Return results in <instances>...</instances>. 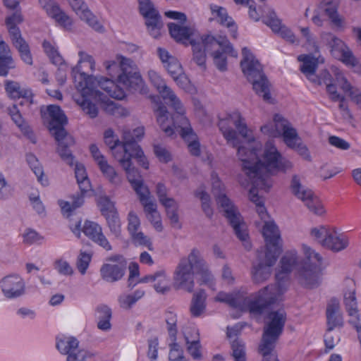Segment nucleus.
<instances>
[{
	"instance_id": "f257e3e1",
	"label": "nucleus",
	"mask_w": 361,
	"mask_h": 361,
	"mask_svg": "<svg viewBox=\"0 0 361 361\" xmlns=\"http://www.w3.org/2000/svg\"><path fill=\"white\" fill-rule=\"evenodd\" d=\"M107 70L116 69L121 71L117 76L116 84L113 79L104 77L96 78L92 75L81 73L83 82H80L78 88H80V94L75 99L77 104L83 111L90 118H95L98 114V109L92 99H100L101 92L97 89L100 87L112 98L123 99L126 97L125 90L137 91L142 85V80L140 74L133 67V62L130 59L122 58L119 66L115 61L107 62Z\"/></svg>"
},
{
	"instance_id": "f03ea898",
	"label": "nucleus",
	"mask_w": 361,
	"mask_h": 361,
	"mask_svg": "<svg viewBox=\"0 0 361 361\" xmlns=\"http://www.w3.org/2000/svg\"><path fill=\"white\" fill-rule=\"evenodd\" d=\"M292 167L290 161H283L281 154L271 141H268L262 154V160L256 163L247 162L243 158L242 169L252 185L249 190V198L255 204L257 212L262 219L267 216L264 200L258 195V190L266 192L272 186L271 176L278 170L287 171Z\"/></svg>"
},
{
	"instance_id": "7ed1b4c3",
	"label": "nucleus",
	"mask_w": 361,
	"mask_h": 361,
	"mask_svg": "<svg viewBox=\"0 0 361 361\" xmlns=\"http://www.w3.org/2000/svg\"><path fill=\"white\" fill-rule=\"evenodd\" d=\"M282 290L276 286H267L259 291L257 296L248 302V308L251 313L263 314L267 313L266 326L264 328L262 342L259 346V352L262 356L272 355L275 343L282 334L286 320V314L283 309L274 310Z\"/></svg>"
},
{
	"instance_id": "20e7f679",
	"label": "nucleus",
	"mask_w": 361,
	"mask_h": 361,
	"mask_svg": "<svg viewBox=\"0 0 361 361\" xmlns=\"http://www.w3.org/2000/svg\"><path fill=\"white\" fill-rule=\"evenodd\" d=\"M218 126L227 143L238 149V156L242 162L243 158L247 159V162L250 163H256L262 160V158L259 157V149L255 142H249L247 147L240 145V140L238 134L243 138H247L248 136L245 119L238 111L229 114L226 118L219 119Z\"/></svg>"
},
{
	"instance_id": "39448f33",
	"label": "nucleus",
	"mask_w": 361,
	"mask_h": 361,
	"mask_svg": "<svg viewBox=\"0 0 361 361\" xmlns=\"http://www.w3.org/2000/svg\"><path fill=\"white\" fill-rule=\"evenodd\" d=\"M266 242L264 253L258 251L257 264L253 265L252 271V281L260 283L267 280L271 275V267L276 263L282 252L281 238L278 226L273 221H266L262 230Z\"/></svg>"
},
{
	"instance_id": "423d86ee",
	"label": "nucleus",
	"mask_w": 361,
	"mask_h": 361,
	"mask_svg": "<svg viewBox=\"0 0 361 361\" xmlns=\"http://www.w3.org/2000/svg\"><path fill=\"white\" fill-rule=\"evenodd\" d=\"M195 273L201 276L204 283L212 279L206 262L197 248H193L188 257L180 259L173 272L174 288L192 293L195 288Z\"/></svg>"
},
{
	"instance_id": "0eeeda50",
	"label": "nucleus",
	"mask_w": 361,
	"mask_h": 361,
	"mask_svg": "<svg viewBox=\"0 0 361 361\" xmlns=\"http://www.w3.org/2000/svg\"><path fill=\"white\" fill-rule=\"evenodd\" d=\"M43 116L47 114L50 118L49 130L57 142L56 152L61 159L69 166L75 164V157L71 148L74 146L75 140L71 135L67 133L64 126L67 123V117L57 105H49L46 111L41 109Z\"/></svg>"
},
{
	"instance_id": "6e6552de",
	"label": "nucleus",
	"mask_w": 361,
	"mask_h": 361,
	"mask_svg": "<svg viewBox=\"0 0 361 361\" xmlns=\"http://www.w3.org/2000/svg\"><path fill=\"white\" fill-rule=\"evenodd\" d=\"M242 55L240 67L243 73L252 84L255 92L262 97L265 102L271 103L270 83L262 71V65L247 47L243 48Z\"/></svg>"
},
{
	"instance_id": "1a4fd4ad",
	"label": "nucleus",
	"mask_w": 361,
	"mask_h": 361,
	"mask_svg": "<svg viewBox=\"0 0 361 361\" xmlns=\"http://www.w3.org/2000/svg\"><path fill=\"white\" fill-rule=\"evenodd\" d=\"M157 120L161 129L168 137H173L176 133L180 134L181 137L188 142V149L193 156L200 154V143L196 140L197 136L194 133L188 119L182 117L181 121L173 125H166L165 122L169 121V111L165 106H159L157 110Z\"/></svg>"
},
{
	"instance_id": "9d476101",
	"label": "nucleus",
	"mask_w": 361,
	"mask_h": 361,
	"mask_svg": "<svg viewBox=\"0 0 361 361\" xmlns=\"http://www.w3.org/2000/svg\"><path fill=\"white\" fill-rule=\"evenodd\" d=\"M202 41L207 50L213 57L216 67L221 71L227 69L226 54L236 57L237 52L234 51L231 44L226 36L218 35L214 37L211 35L202 36Z\"/></svg>"
},
{
	"instance_id": "9b49d317",
	"label": "nucleus",
	"mask_w": 361,
	"mask_h": 361,
	"mask_svg": "<svg viewBox=\"0 0 361 361\" xmlns=\"http://www.w3.org/2000/svg\"><path fill=\"white\" fill-rule=\"evenodd\" d=\"M306 261L298 268L301 283L309 288H313L320 283L322 267V257L310 247L303 245Z\"/></svg>"
},
{
	"instance_id": "f8f14e48",
	"label": "nucleus",
	"mask_w": 361,
	"mask_h": 361,
	"mask_svg": "<svg viewBox=\"0 0 361 361\" xmlns=\"http://www.w3.org/2000/svg\"><path fill=\"white\" fill-rule=\"evenodd\" d=\"M23 21L21 13L16 10L11 16L6 18V25L8 27L11 42L18 51L20 59L27 64H32V56L30 47L26 41L23 38L18 24Z\"/></svg>"
},
{
	"instance_id": "ddd939ff",
	"label": "nucleus",
	"mask_w": 361,
	"mask_h": 361,
	"mask_svg": "<svg viewBox=\"0 0 361 361\" xmlns=\"http://www.w3.org/2000/svg\"><path fill=\"white\" fill-rule=\"evenodd\" d=\"M290 188L293 195L303 202L310 212L317 215L324 213L323 206L319 199L311 189L302 184L301 178L299 176H293Z\"/></svg>"
},
{
	"instance_id": "4468645a",
	"label": "nucleus",
	"mask_w": 361,
	"mask_h": 361,
	"mask_svg": "<svg viewBox=\"0 0 361 361\" xmlns=\"http://www.w3.org/2000/svg\"><path fill=\"white\" fill-rule=\"evenodd\" d=\"M261 131L272 137L282 136L286 145H291L290 142L298 133L289 121L279 114L274 116L273 122L262 126Z\"/></svg>"
},
{
	"instance_id": "2eb2a0df",
	"label": "nucleus",
	"mask_w": 361,
	"mask_h": 361,
	"mask_svg": "<svg viewBox=\"0 0 361 361\" xmlns=\"http://www.w3.org/2000/svg\"><path fill=\"white\" fill-rule=\"evenodd\" d=\"M136 159L138 164L144 169L149 167V163L144 152L138 144H127L126 149H123V154L116 155V159L118 161L128 176V172L135 171L137 176H140L138 170L133 165L132 159Z\"/></svg>"
},
{
	"instance_id": "dca6fc26",
	"label": "nucleus",
	"mask_w": 361,
	"mask_h": 361,
	"mask_svg": "<svg viewBox=\"0 0 361 361\" xmlns=\"http://www.w3.org/2000/svg\"><path fill=\"white\" fill-rule=\"evenodd\" d=\"M100 269L101 278L106 282L114 283L121 280L126 273L127 261L121 255H114L106 259Z\"/></svg>"
},
{
	"instance_id": "f3484780",
	"label": "nucleus",
	"mask_w": 361,
	"mask_h": 361,
	"mask_svg": "<svg viewBox=\"0 0 361 361\" xmlns=\"http://www.w3.org/2000/svg\"><path fill=\"white\" fill-rule=\"evenodd\" d=\"M159 57L169 74L176 84L183 89H186L190 83L187 75L184 73L183 67L178 60L171 56L165 49L158 48Z\"/></svg>"
},
{
	"instance_id": "a211bd4d",
	"label": "nucleus",
	"mask_w": 361,
	"mask_h": 361,
	"mask_svg": "<svg viewBox=\"0 0 361 361\" xmlns=\"http://www.w3.org/2000/svg\"><path fill=\"white\" fill-rule=\"evenodd\" d=\"M323 39L330 47L331 54L335 59L341 60L348 66L352 67L356 66V59L349 47L341 39L330 32L324 33L323 35Z\"/></svg>"
},
{
	"instance_id": "6ab92c4d",
	"label": "nucleus",
	"mask_w": 361,
	"mask_h": 361,
	"mask_svg": "<svg viewBox=\"0 0 361 361\" xmlns=\"http://www.w3.org/2000/svg\"><path fill=\"white\" fill-rule=\"evenodd\" d=\"M139 11L146 19L145 25L147 27L149 34L154 38L160 35V29L162 27L161 16L154 8L150 0H137Z\"/></svg>"
},
{
	"instance_id": "aec40b11",
	"label": "nucleus",
	"mask_w": 361,
	"mask_h": 361,
	"mask_svg": "<svg viewBox=\"0 0 361 361\" xmlns=\"http://www.w3.org/2000/svg\"><path fill=\"white\" fill-rule=\"evenodd\" d=\"M0 288L8 299L20 298L25 293V282L18 274H11L0 280Z\"/></svg>"
},
{
	"instance_id": "412c9836",
	"label": "nucleus",
	"mask_w": 361,
	"mask_h": 361,
	"mask_svg": "<svg viewBox=\"0 0 361 361\" xmlns=\"http://www.w3.org/2000/svg\"><path fill=\"white\" fill-rule=\"evenodd\" d=\"M79 341L74 337L68 338L67 340H60L56 343L57 349L61 353L67 355V361H85L87 358L92 357L94 354L85 350H75L78 348Z\"/></svg>"
},
{
	"instance_id": "4be33fe9",
	"label": "nucleus",
	"mask_w": 361,
	"mask_h": 361,
	"mask_svg": "<svg viewBox=\"0 0 361 361\" xmlns=\"http://www.w3.org/2000/svg\"><path fill=\"white\" fill-rule=\"evenodd\" d=\"M164 100L166 104L171 106L175 113L171 116V119L169 118V122L166 121V125L173 126L181 121L182 117L185 116V109L180 100L176 95L174 92L166 85V84L158 90Z\"/></svg>"
},
{
	"instance_id": "5701e85b",
	"label": "nucleus",
	"mask_w": 361,
	"mask_h": 361,
	"mask_svg": "<svg viewBox=\"0 0 361 361\" xmlns=\"http://www.w3.org/2000/svg\"><path fill=\"white\" fill-rule=\"evenodd\" d=\"M72 9L82 20L85 21L95 31L102 32L104 31L103 25L99 22L96 16L88 8L82 0H68Z\"/></svg>"
},
{
	"instance_id": "b1692460",
	"label": "nucleus",
	"mask_w": 361,
	"mask_h": 361,
	"mask_svg": "<svg viewBox=\"0 0 361 361\" xmlns=\"http://www.w3.org/2000/svg\"><path fill=\"white\" fill-rule=\"evenodd\" d=\"M224 186L218 177L212 176V191L217 204L221 207L226 218L239 212L232 202L223 192Z\"/></svg>"
},
{
	"instance_id": "393cba45",
	"label": "nucleus",
	"mask_w": 361,
	"mask_h": 361,
	"mask_svg": "<svg viewBox=\"0 0 361 361\" xmlns=\"http://www.w3.org/2000/svg\"><path fill=\"white\" fill-rule=\"evenodd\" d=\"M82 231L87 237L104 250H111L112 247L103 234L102 227L98 224L87 220L84 223Z\"/></svg>"
},
{
	"instance_id": "a878e982",
	"label": "nucleus",
	"mask_w": 361,
	"mask_h": 361,
	"mask_svg": "<svg viewBox=\"0 0 361 361\" xmlns=\"http://www.w3.org/2000/svg\"><path fill=\"white\" fill-rule=\"evenodd\" d=\"M298 263L297 252L295 250L286 252L280 260L281 269L276 274L278 283L274 286L279 287V289L281 290V281L287 278L293 269L298 266Z\"/></svg>"
},
{
	"instance_id": "bb28decb",
	"label": "nucleus",
	"mask_w": 361,
	"mask_h": 361,
	"mask_svg": "<svg viewBox=\"0 0 361 361\" xmlns=\"http://www.w3.org/2000/svg\"><path fill=\"white\" fill-rule=\"evenodd\" d=\"M298 59L302 62L300 66V71L307 79L310 81H317V75L315 74V71L318 64L324 63V59L319 54L316 56L312 54L300 55Z\"/></svg>"
},
{
	"instance_id": "cd10ccee",
	"label": "nucleus",
	"mask_w": 361,
	"mask_h": 361,
	"mask_svg": "<svg viewBox=\"0 0 361 361\" xmlns=\"http://www.w3.org/2000/svg\"><path fill=\"white\" fill-rule=\"evenodd\" d=\"M229 224L233 228V232L236 237L243 242L245 249L250 250L252 245L247 240L248 233L247 225L244 222L243 219L240 212L235 214H231V216L226 218Z\"/></svg>"
},
{
	"instance_id": "c85d7f7f",
	"label": "nucleus",
	"mask_w": 361,
	"mask_h": 361,
	"mask_svg": "<svg viewBox=\"0 0 361 361\" xmlns=\"http://www.w3.org/2000/svg\"><path fill=\"white\" fill-rule=\"evenodd\" d=\"M326 319L328 329L333 330L336 327H341L343 324V317L341 312L339 301L332 298L326 307Z\"/></svg>"
},
{
	"instance_id": "c756f323",
	"label": "nucleus",
	"mask_w": 361,
	"mask_h": 361,
	"mask_svg": "<svg viewBox=\"0 0 361 361\" xmlns=\"http://www.w3.org/2000/svg\"><path fill=\"white\" fill-rule=\"evenodd\" d=\"M183 334L188 353L194 359L200 358L201 353L200 352V344L198 330L195 328H186L183 330Z\"/></svg>"
},
{
	"instance_id": "7c9ffc66",
	"label": "nucleus",
	"mask_w": 361,
	"mask_h": 361,
	"mask_svg": "<svg viewBox=\"0 0 361 361\" xmlns=\"http://www.w3.org/2000/svg\"><path fill=\"white\" fill-rule=\"evenodd\" d=\"M348 245V239L343 235L338 234L334 228L331 229L327 238L322 240V246L334 252L341 251L344 250Z\"/></svg>"
},
{
	"instance_id": "2f4dec72",
	"label": "nucleus",
	"mask_w": 361,
	"mask_h": 361,
	"mask_svg": "<svg viewBox=\"0 0 361 361\" xmlns=\"http://www.w3.org/2000/svg\"><path fill=\"white\" fill-rule=\"evenodd\" d=\"M15 68L16 63L9 47L4 41H0V76H7L10 70Z\"/></svg>"
},
{
	"instance_id": "473e14b6",
	"label": "nucleus",
	"mask_w": 361,
	"mask_h": 361,
	"mask_svg": "<svg viewBox=\"0 0 361 361\" xmlns=\"http://www.w3.org/2000/svg\"><path fill=\"white\" fill-rule=\"evenodd\" d=\"M139 282H156L154 285V288L157 292L161 293H165L170 289L168 286V279L164 270H159L153 274L147 275L142 277Z\"/></svg>"
},
{
	"instance_id": "72a5a7b5",
	"label": "nucleus",
	"mask_w": 361,
	"mask_h": 361,
	"mask_svg": "<svg viewBox=\"0 0 361 361\" xmlns=\"http://www.w3.org/2000/svg\"><path fill=\"white\" fill-rule=\"evenodd\" d=\"M127 178L138 195L140 201L147 200L150 192L148 188L144 185L141 176H137L135 171H133L132 172H128Z\"/></svg>"
},
{
	"instance_id": "f704fd0d",
	"label": "nucleus",
	"mask_w": 361,
	"mask_h": 361,
	"mask_svg": "<svg viewBox=\"0 0 361 361\" xmlns=\"http://www.w3.org/2000/svg\"><path fill=\"white\" fill-rule=\"evenodd\" d=\"M111 310L105 305H100L95 310V317L97 319V328L102 331H107L111 329L110 322Z\"/></svg>"
},
{
	"instance_id": "c9c22d12",
	"label": "nucleus",
	"mask_w": 361,
	"mask_h": 361,
	"mask_svg": "<svg viewBox=\"0 0 361 361\" xmlns=\"http://www.w3.org/2000/svg\"><path fill=\"white\" fill-rule=\"evenodd\" d=\"M5 90L8 97L13 99L28 98L32 95L30 89L22 87L16 81L6 80L5 82Z\"/></svg>"
},
{
	"instance_id": "e433bc0d",
	"label": "nucleus",
	"mask_w": 361,
	"mask_h": 361,
	"mask_svg": "<svg viewBox=\"0 0 361 361\" xmlns=\"http://www.w3.org/2000/svg\"><path fill=\"white\" fill-rule=\"evenodd\" d=\"M206 293L203 289L193 294L190 307L192 316L197 317L202 315L206 309Z\"/></svg>"
},
{
	"instance_id": "4c0bfd02",
	"label": "nucleus",
	"mask_w": 361,
	"mask_h": 361,
	"mask_svg": "<svg viewBox=\"0 0 361 361\" xmlns=\"http://www.w3.org/2000/svg\"><path fill=\"white\" fill-rule=\"evenodd\" d=\"M171 36L177 42L185 43L194 33V29L188 26H181L170 23L168 24Z\"/></svg>"
},
{
	"instance_id": "58836bf2",
	"label": "nucleus",
	"mask_w": 361,
	"mask_h": 361,
	"mask_svg": "<svg viewBox=\"0 0 361 361\" xmlns=\"http://www.w3.org/2000/svg\"><path fill=\"white\" fill-rule=\"evenodd\" d=\"M213 13H216L219 18L220 23L226 25L230 29L231 36L233 38L237 37V26L235 25L232 18L228 16L227 11L225 8L219 6H212L211 7Z\"/></svg>"
},
{
	"instance_id": "ea45409f",
	"label": "nucleus",
	"mask_w": 361,
	"mask_h": 361,
	"mask_svg": "<svg viewBox=\"0 0 361 361\" xmlns=\"http://www.w3.org/2000/svg\"><path fill=\"white\" fill-rule=\"evenodd\" d=\"M104 140L105 144L109 147L112 155L116 159V155L123 154L122 149V141L118 137H115L114 133L111 129H107L104 134Z\"/></svg>"
},
{
	"instance_id": "a19ab883",
	"label": "nucleus",
	"mask_w": 361,
	"mask_h": 361,
	"mask_svg": "<svg viewBox=\"0 0 361 361\" xmlns=\"http://www.w3.org/2000/svg\"><path fill=\"white\" fill-rule=\"evenodd\" d=\"M215 300L221 302H225L232 307H238L241 305V295L240 292H232L230 293L219 292Z\"/></svg>"
},
{
	"instance_id": "79ce46f5",
	"label": "nucleus",
	"mask_w": 361,
	"mask_h": 361,
	"mask_svg": "<svg viewBox=\"0 0 361 361\" xmlns=\"http://www.w3.org/2000/svg\"><path fill=\"white\" fill-rule=\"evenodd\" d=\"M100 171L104 176L114 185H119L121 183V178L116 171L115 169L110 164H109L107 160L100 161L98 164Z\"/></svg>"
},
{
	"instance_id": "37998d69",
	"label": "nucleus",
	"mask_w": 361,
	"mask_h": 361,
	"mask_svg": "<svg viewBox=\"0 0 361 361\" xmlns=\"http://www.w3.org/2000/svg\"><path fill=\"white\" fill-rule=\"evenodd\" d=\"M51 18L54 19L55 21L62 27L66 30H71L73 25V20L71 18L63 12L59 6L55 8V10L50 12L49 16Z\"/></svg>"
},
{
	"instance_id": "c03bdc74",
	"label": "nucleus",
	"mask_w": 361,
	"mask_h": 361,
	"mask_svg": "<svg viewBox=\"0 0 361 361\" xmlns=\"http://www.w3.org/2000/svg\"><path fill=\"white\" fill-rule=\"evenodd\" d=\"M143 128H137L133 131H124L123 134L122 149H126L127 144H129V145H131L133 143L138 144L137 142L143 137Z\"/></svg>"
},
{
	"instance_id": "a18cd8bd",
	"label": "nucleus",
	"mask_w": 361,
	"mask_h": 361,
	"mask_svg": "<svg viewBox=\"0 0 361 361\" xmlns=\"http://www.w3.org/2000/svg\"><path fill=\"white\" fill-rule=\"evenodd\" d=\"M344 303L349 316L352 317L351 319L356 320L357 316L361 317L357 312V301L354 290L345 294Z\"/></svg>"
},
{
	"instance_id": "49530a36",
	"label": "nucleus",
	"mask_w": 361,
	"mask_h": 361,
	"mask_svg": "<svg viewBox=\"0 0 361 361\" xmlns=\"http://www.w3.org/2000/svg\"><path fill=\"white\" fill-rule=\"evenodd\" d=\"M192 47L193 51V59L198 66H204L205 63V52L207 50L201 40L200 42H195V40L192 39L190 42Z\"/></svg>"
},
{
	"instance_id": "de8ad7c7",
	"label": "nucleus",
	"mask_w": 361,
	"mask_h": 361,
	"mask_svg": "<svg viewBox=\"0 0 361 361\" xmlns=\"http://www.w3.org/2000/svg\"><path fill=\"white\" fill-rule=\"evenodd\" d=\"M145 293L142 290H136L133 294L121 295L118 298V302L121 307L123 309H130L131 307Z\"/></svg>"
},
{
	"instance_id": "09e8293b",
	"label": "nucleus",
	"mask_w": 361,
	"mask_h": 361,
	"mask_svg": "<svg viewBox=\"0 0 361 361\" xmlns=\"http://www.w3.org/2000/svg\"><path fill=\"white\" fill-rule=\"evenodd\" d=\"M166 323L170 341L177 339V316L172 312H168L166 314Z\"/></svg>"
},
{
	"instance_id": "8fccbe9b",
	"label": "nucleus",
	"mask_w": 361,
	"mask_h": 361,
	"mask_svg": "<svg viewBox=\"0 0 361 361\" xmlns=\"http://www.w3.org/2000/svg\"><path fill=\"white\" fill-rule=\"evenodd\" d=\"M231 349L235 361H246L245 347L243 341L235 338L231 343Z\"/></svg>"
},
{
	"instance_id": "3c124183",
	"label": "nucleus",
	"mask_w": 361,
	"mask_h": 361,
	"mask_svg": "<svg viewBox=\"0 0 361 361\" xmlns=\"http://www.w3.org/2000/svg\"><path fill=\"white\" fill-rule=\"evenodd\" d=\"M291 145H287L289 147L295 149L300 156L307 161L311 160L309 150L305 145L302 143L300 137L296 133L295 138L290 142Z\"/></svg>"
},
{
	"instance_id": "603ef678",
	"label": "nucleus",
	"mask_w": 361,
	"mask_h": 361,
	"mask_svg": "<svg viewBox=\"0 0 361 361\" xmlns=\"http://www.w3.org/2000/svg\"><path fill=\"white\" fill-rule=\"evenodd\" d=\"M111 233L118 237L121 234V221L118 212H113L104 216Z\"/></svg>"
},
{
	"instance_id": "864d4df0",
	"label": "nucleus",
	"mask_w": 361,
	"mask_h": 361,
	"mask_svg": "<svg viewBox=\"0 0 361 361\" xmlns=\"http://www.w3.org/2000/svg\"><path fill=\"white\" fill-rule=\"evenodd\" d=\"M170 351L169 359L171 361H186L183 356V351L180 345L176 342V340L171 341L169 344Z\"/></svg>"
},
{
	"instance_id": "5fc2aeb1",
	"label": "nucleus",
	"mask_w": 361,
	"mask_h": 361,
	"mask_svg": "<svg viewBox=\"0 0 361 361\" xmlns=\"http://www.w3.org/2000/svg\"><path fill=\"white\" fill-rule=\"evenodd\" d=\"M44 51L48 55L52 63L56 65H61L63 59L55 48L47 41H44L42 44Z\"/></svg>"
},
{
	"instance_id": "6e6d98bb",
	"label": "nucleus",
	"mask_w": 361,
	"mask_h": 361,
	"mask_svg": "<svg viewBox=\"0 0 361 361\" xmlns=\"http://www.w3.org/2000/svg\"><path fill=\"white\" fill-rule=\"evenodd\" d=\"M92 255L86 252L80 251L76 262V267L79 272L84 275L91 262Z\"/></svg>"
},
{
	"instance_id": "4d7b16f0",
	"label": "nucleus",
	"mask_w": 361,
	"mask_h": 361,
	"mask_svg": "<svg viewBox=\"0 0 361 361\" xmlns=\"http://www.w3.org/2000/svg\"><path fill=\"white\" fill-rule=\"evenodd\" d=\"M98 204L100 207L102 214L105 216L106 214L117 212L114 204L106 196H101L98 200Z\"/></svg>"
},
{
	"instance_id": "13d9d810",
	"label": "nucleus",
	"mask_w": 361,
	"mask_h": 361,
	"mask_svg": "<svg viewBox=\"0 0 361 361\" xmlns=\"http://www.w3.org/2000/svg\"><path fill=\"white\" fill-rule=\"evenodd\" d=\"M8 114L11 117L13 121L16 125L22 130L24 127L28 126L24 121L20 110L18 109L16 104H13L12 106L8 108Z\"/></svg>"
},
{
	"instance_id": "bf43d9fd",
	"label": "nucleus",
	"mask_w": 361,
	"mask_h": 361,
	"mask_svg": "<svg viewBox=\"0 0 361 361\" xmlns=\"http://www.w3.org/2000/svg\"><path fill=\"white\" fill-rule=\"evenodd\" d=\"M266 25L271 27L274 32H278L281 26L280 20L277 18L276 13L274 11L269 12L266 18L264 20Z\"/></svg>"
},
{
	"instance_id": "052dcab7",
	"label": "nucleus",
	"mask_w": 361,
	"mask_h": 361,
	"mask_svg": "<svg viewBox=\"0 0 361 361\" xmlns=\"http://www.w3.org/2000/svg\"><path fill=\"white\" fill-rule=\"evenodd\" d=\"M54 269L60 274L64 276H71L73 274V269L67 261L57 259L54 262Z\"/></svg>"
},
{
	"instance_id": "680f3d73",
	"label": "nucleus",
	"mask_w": 361,
	"mask_h": 361,
	"mask_svg": "<svg viewBox=\"0 0 361 361\" xmlns=\"http://www.w3.org/2000/svg\"><path fill=\"white\" fill-rule=\"evenodd\" d=\"M135 243L146 246L149 250H152V243L150 239L144 235L142 232H136L131 234Z\"/></svg>"
},
{
	"instance_id": "e2e57ef3",
	"label": "nucleus",
	"mask_w": 361,
	"mask_h": 361,
	"mask_svg": "<svg viewBox=\"0 0 361 361\" xmlns=\"http://www.w3.org/2000/svg\"><path fill=\"white\" fill-rule=\"evenodd\" d=\"M329 142L331 145L341 150H347L350 147L349 142L345 141L344 139L335 135L329 136Z\"/></svg>"
},
{
	"instance_id": "0e129e2a",
	"label": "nucleus",
	"mask_w": 361,
	"mask_h": 361,
	"mask_svg": "<svg viewBox=\"0 0 361 361\" xmlns=\"http://www.w3.org/2000/svg\"><path fill=\"white\" fill-rule=\"evenodd\" d=\"M148 77L152 84L157 88V90L163 88V86L166 85L164 80L154 70H149L148 71Z\"/></svg>"
},
{
	"instance_id": "69168bd1",
	"label": "nucleus",
	"mask_w": 361,
	"mask_h": 361,
	"mask_svg": "<svg viewBox=\"0 0 361 361\" xmlns=\"http://www.w3.org/2000/svg\"><path fill=\"white\" fill-rule=\"evenodd\" d=\"M154 152L159 161L162 162L167 163L171 159L169 152L160 145L154 146Z\"/></svg>"
},
{
	"instance_id": "338daca9",
	"label": "nucleus",
	"mask_w": 361,
	"mask_h": 361,
	"mask_svg": "<svg viewBox=\"0 0 361 361\" xmlns=\"http://www.w3.org/2000/svg\"><path fill=\"white\" fill-rule=\"evenodd\" d=\"M332 331L327 329V331L324 335L325 346L329 350H332L340 340L338 336H334L333 335Z\"/></svg>"
},
{
	"instance_id": "774afa93",
	"label": "nucleus",
	"mask_w": 361,
	"mask_h": 361,
	"mask_svg": "<svg viewBox=\"0 0 361 361\" xmlns=\"http://www.w3.org/2000/svg\"><path fill=\"white\" fill-rule=\"evenodd\" d=\"M140 219L137 217V216L133 213V212H130L128 214V231L130 233V234H133L134 233H136L138 228L140 227Z\"/></svg>"
}]
</instances>
